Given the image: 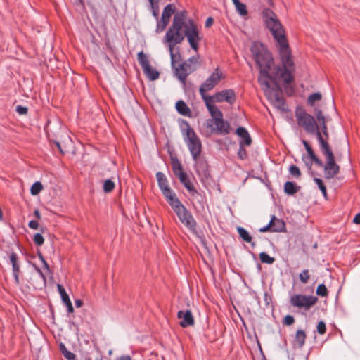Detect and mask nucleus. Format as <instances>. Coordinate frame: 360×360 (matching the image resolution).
Returning a JSON list of instances; mask_svg holds the SVG:
<instances>
[{
    "instance_id": "nucleus-56",
    "label": "nucleus",
    "mask_w": 360,
    "mask_h": 360,
    "mask_svg": "<svg viewBox=\"0 0 360 360\" xmlns=\"http://www.w3.org/2000/svg\"><path fill=\"white\" fill-rule=\"evenodd\" d=\"M321 136L323 138L325 141H327L329 137V134L328 131H323V134H321ZM328 143V141H326Z\"/></svg>"
},
{
    "instance_id": "nucleus-22",
    "label": "nucleus",
    "mask_w": 360,
    "mask_h": 360,
    "mask_svg": "<svg viewBox=\"0 0 360 360\" xmlns=\"http://www.w3.org/2000/svg\"><path fill=\"white\" fill-rule=\"evenodd\" d=\"M178 177L180 181L184 184V186L191 193L192 195H194L195 193H198L197 191L194 188V186L188 179L186 173L181 174Z\"/></svg>"
},
{
    "instance_id": "nucleus-13",
    "label": "nucleus",
    "mask_w": 360,
    "mask_h": 360,
    "mask_svg": "<svg viewBox=\"0 0 360 360\" xmlns=\"http://www.w3.org/2000/svg\"><path fill=\"white\" fill-rule=\"evenodd\" d=\"M318 301L317 297L314 296H307L305 295L297 294L290 297V303L293 307L309 310Z\"/></svg>"
},
{
    "instance_id": "nucleus-43",
    "label": "nucleus",
    "mask_w": 360,
    "mask_h": 360,
    "mask_svg": "<svg viewBox=\"0 0 360 360\" xmlns=\"http://www.w3.org/2000/svg\"><path fill=\"white\" fill-rule=\"evenodd\" d=\"M294 322H295V319H294L293 316H292L290 315H288V316H285L283 323L285 324L286 326H290Z\"/></svg>"
},
{
    "instance_id": "nucleus-6",
    "label": "nucleus",
    "mask_w": 360,
    "mask_h": 360,
    "mask_svg": "<svg viewBox=\"0 0 360 360\" xmlns=\"http://www.w3.org/2000/svg\"><path fill=\"white\" fill-rule=\"evenodd\" d=\"M186 142L189 148L191 153L196 162V171L198 173H202L207 175V164L202 162H198V158L201 152V143L194 131L188 127L186 129Z\"/></svg>"
},
{
    "instance_id": "nucleus-53",
    "label": "nucleus",
    "mask_w": 360,
    "mask_h": 360,
    "mask_svg": "<svg viewBox=\"0 0 360 360\" xmlns=\"http://www.w3.org/2000/svg\"><path fill=\"white\" fill-rule=\"evenodd\" d=\"M54 143H55L56 146L58 147V148L59 149L60 152L61 153H65V151H64V150H63V149L62 148L61 145H60V142H58V141H54Z\"/></svg>"
},
{
    "instance_id": "nucleus-26",
    "label": "nucleus",
    "mask_w": 360,
    "mask_h": 360,
    "mask_svg": "<svg viewBox=\"0 0 360 360\" xmlns=\"http://www.w3.org/2000/svg\"><path fill=\"white\" fill-rule=\"evenodd\" d=\"M299 189L300 186H298L294 182L287 181L284 184V191L288 195H294L299 191Z\"/></svg>"
},
{
    "instance_id": "nucleus-28",
    "label": "nucleus",
    "mask_w": 360,
    "mask_h": 360,
    "mask_svg": "<svg viewBox=\"0 0 360 360\" xmlns=\"http://www.w3.org/2000/svg\"><path fill=\"white\" fill-rule=\"evenodd\" d=\"M232 1L240 15H246L248 14V11L245 4L240 2L239 0H232Z\"/></svg>"
},
{
    "instance_id": "nucleus-49",
    "label": "nucleus",
    "mask_w": 360,
    "mask_h": 360,
    "mask_svg": "<svg viewBox=\"0 0 360 360\" xmlns=\"http://www.w3.org/2000/svg\"><path fill=\"white\" fill-rule=\"evenodd\" d=\"M65 305L68 307V312L69 313H72L74 311V308L72 307L71 301L70 300V301L65 302Z\"/></svg>"
},
{
    "instance_id": "nucleus-18",
    "label": "nucleus",
    "mask_w": 360,
    "mask_h": 360,
    "mask_svg": "<svg viewBox=\"0 0 360 360\" xmlns=\"http://www.w3.org/2000/svg\"><path fill=\"white\" fill-rule=\"evenodd\" d=\"M177 317L180 319L179 325L182 328H187L193 326L195 324V320L190 310L186 311H179L177 313Z\"/></svg>"
},
{
    "instance_id": "nucleus-27",
    "label": "nucleus",
    "mask_w": 360,
    "mask_h": 360,
    "mask_svg": "<svg viewBox=\"0 0 360 360\" xmlns=\"http://www.w3.org/2000/svg\"><path fill=\"white\" fill-rule=\"evenodd\" d=\"M306 334L304 331L299 330L295 335V342L299 347H302L305 342Z\"/></svg>"
},
{
    "instance_id": "nucleus-41",
    "label": "nucleus",
    "mask_w": 360,
    "mask_h": 360,
    "mask_svg": "<svg viewBox=\"0 0 360 360\" xmlns=\"http://www.w3.org/2000/svg\"><path fill=\"white\" fill-rule=\"evenodd\" d=\"M238 155L240 159H245L247 157V153L245 148H243V144L242 141H240V148L238 152Z\"/></svg>"
},
{
    "instance_id": "nucleus-48",
    "label": "nucleus",
    "mask_w": 360,
    "mask_h": 360,
    "mask_svg": "<svg viewBox=\"0 0 360 360\" xmlns=\"http://www.w3.org/2000/svg\"><path fill=\"white\" fill-rule=\"evenodd\" d=\"M39 257H40L45 269L47 270L48 272H50V269H49V264H47V262H46V260L44 259V258L43 257V256L41 254L39 255Z\"/></svg>"
},
{
    "instance_id": "nucleus-54",
    "label": "nucleus",
    "mask_w": 360,
    "mask_h": 360,
    "mask_svg": "<svg viewBox=\"0 0 360 360\" xmlns=\"http://www.w3.org/2000/svg\"><path fill=\"white\" fill-rule=\"evenodd\" d=\"M117 360H131V358L129 355H123L119 357Z\"/></svg>"
},
{
    "instance_id": "nucleus-51",
    "label": "nucleus",
    "mask_w": 360,
    "mask_h": 360,
    "mask_svg": "<svg viewBox=\"0 0 360 360\" xmlns=\"http://www.w3.org/2000/svg\"><path fill=\"white\" fill-rule=\"evenodd\" d=\"M213 22H214L213 18H211V17H209V18L206 20V22H205V27H210V26L212 25Z\"/></svg>"
},
{
    "instance_id": "nucleus-10",
    "label": "nucleus",
    "mask_w": 360,
    "mask_h": 360,
    "mask_svg": "<svg viewBox=\"0 0 360 360\" xmlns=\"http://www.w3.org/2000/svg\"><path fill=\"white\" fill-rule=\"evenodd\" d=\"M176 63V62L174 60V66L172 65V67L175 69V74L182 84L185 85L187 77L195 71L200 65L199 56H193L178 65Z\"/></svg>"
},
{
    "instance_id": "nucleus-62",
    "label": "nucleus",
    "mask_w": 360,
    "mask_h": 360,
    "mask_svg": "<svg viewBox=\"0 0 360 360\" xmlns=\"http://www.w3.org/2000/svg\"><path fill=\"white\" fill-rule=\"evenodd\" d=\"M149 1H150V2H152V1H153V0H149Z\"/></svg>"
},
{
    "instance_id": "nucleus-14",
    "label": "nucleus",
    "mask_w": 360,
    "mask_h": 360,
    "mask_svg": "<svg viewBox=\"0 0 360 360\" xmlns=\"http://www.w3.org/2000/svg\"><path fill=\"white\" fill-rule=\"evenodd\" d=\"M138 60L143 68L144 74L150 81L158 79L160 76L158 71L150 65L147 56L143 51L138 53Z\"/></svg>"
},
{
    "instance_id": "nucleus-4",
    "label": "nucleus",
    "mask_w": 360,
    "mask_h": 360,
    "mask_svg": "<svg viewBox=\"0 0 360 360\" xmlns=\"http://www.w3.org/2000/svg\"><path fill=\"white\" fill-rule=\"evenodd\" d=\"M202 99L212 117V119L208 120L207 127L214 132L221 134H229L230 125L229 122L224 120L221 111L214 105V102L211 98L204 97Z\"/></svg>"
},
{
    "instance_id": "nucleus-59",
    "label": "nucleus",
    "mask_w": 360,
    "mask_h": 360,
    "mask_svg": "<svg viewBox=\"0 0 360 360\" xmlns=\"http://www.w3.org/2000/svg\"><path fill=\"white\" fill-rule=\"evenodd\" d=\"M34 267H35V269H36L37 271V272L40 274V276L43 278V279H44V280H45V276H44V274L41 272V271L39 268H37V266H34Z\"/></svg>"
},
{
    "instance_id": "nucleus-50",
    "label": "nucleus",
    "mask_w": 360,
    "mask_h": 360,
    "mask_svg": "<svg viewBox=\"0 0 360 360\" xmlns=\"http://www.w3.org/2000/svg\"><path fill=\"white\" fill-rule=\"evenodd\" d=\"M268 231H271L270 222L266 226L259 229L260 232H266Z\"/></svg>"
},
{
    "instance_id": "nucleus-32",
    "label": "nucleus",
    "mask_w": 360,
    "mask_h": 360,
    "mask_svg": "<svg viewBox=\"0 0 360 360\" xmlns=\"http://www.w3.org/2000/svg\"><path fill=\"white\" fill-rule=\"evenodd\" d=\"M43 189V186L41 182L37 181L33 184L30 188V193L33 195H38L41 191Z\"/></svg>"
},
{
    "instance_id": "nucleus-21",
    "label": "nucleus",
    "mask_w": 360,
    "mask_h": 360,
    "mask_svg": "<svg viewBox=\"0 0 360 360\" xmlns=\"http://www.w3.org/2000/svg\"><path fill=\"white\" fill-rule=\"evenodd\" d=\"M236 134L241 138V141L243 145L250 146L252 143L251 137L249 133L244 127H238L236 129Z\"/></svg>"
},
{
    "instance_id": "nucleus-34",
    "label": "nucleus",
    "mask_w": 360,
    "mask_h": 360,
    "mask_svg": "<svg viewBox=\"0 0 360 360\" xmlns=\"http://www.w3.org/2000/svg\"><path fill=\"white\" fill-rule=\"evenodd\" d=\"M314 181L316 183L317 186L323 193V197L327 198L326 187L323 184V181L319 178H314Z\"/></svg>"
},
{
    "instance_id": "nucleus-17",
    "label": "nucleus",
    "mask_w": 360,
    "mask_h": 360,
    "mask_svg": "<svg viewBox=\"0 0 360 360\" xmlns=\"http://www.w3.org/2000/svg\"><path fill=\"white\" fill-rule=\"evenodd\" d=\"M174 6L172 4L167 5L162 13L161 19L158 22L156 31H163L168 25L172 15L174 13Z\"/></svg>"
},
{
    "instance_id": "nucleus-52",
    "label": "nucleus",
    "mask_w": 360,
    "mask_h": 360,
    "mask_svg": "<svg viewBox=\"0 0 360 360\" xmlns=\"http://www.w3.org/2000/svg\"><path fill=\"white\" fill-rule=\"evenodd\" d=\"M353 222L356 224H360V213L356 214L353 219Z\"/></svg>"
},
{
    "instance_id": "nucleus-63",
    "label": "nucleus",
    "mask_w": 360,
    "mask_h": 360,
    "mask_svg": "<svg viewBox=\"0 0 360 360\" xmlns=\"http://www.w3.org/2000/svg\"><path fill=\"white\" fill-rule=\"evenodd\" d=\"M86 360H90V359H87Z\"/></svg>"
},
{
    "instance_id": "nucleus-46",
    "label": "nucleus",
    "mask_w": 360,
    "mask_h": 360,
    "mask_svg": "<svg viewBox=\"0 0 360 360\" xmlns=\"http://www.w3.org/2000/svg\"><path fill=\"white\" fill-rule=\"evenodd\" d=\"M29 227L32 229H37L39 227V223L37 221L32 220L29 222Z\"/></svg>"
},
{
    "instance_id": "nucleus-7",
    "label": "nucleus",
    "mask_w": 360,
    "mask_h": 360,
    "mask_svg": "<svg viewBox=\"0 0 360 360\" xmlns=\"http://www.w3.org/2000/svg\"><path fill=\"white\" fill-rule=\"evenodd\" d=\"M319 136L321 150L326 159V162L324 165V176L326 179H330L335 177L339 173L340 167L335 163V157L329 144L321 136L319 135Z\"/></svg>"
},
{
    "instance_id": "nucleus-5",
    "label": "nucleus",
    "mask_w": 360,
    "mask_h": 360,
    "mask_svg": "<svg viewBox=\"0 0 360 360\" xmlns=\"http://www.w3.org/2000/svg\"><path fill=\"white\" fill-rule=\"evenodd\" d=\"M263 18L266 27L273 35L277 44L288 40L284 27L277 15L271 10L269 8L264 10Z\"/></svg>"
},
{
    "instance_id": "nucleus-44",
    "label": "nucleus",
    "mask_w": 360,
    "mask_h": 360,
    "mask_svg": "<svg viewBox=\"0 0 360 360\" xmlns=\"http://www.w3.org/2000/svg\"><path fill=\"white\" fill-rule=\"evenodd\" d=\"M16 111L20 115H25L27 112V108L22 106V105H18L16 107Z\"/></svg>"
},
{
    "instance_id": "nucleus-58",
    "label": "nucleus",
    "mask_w": 360,
    "mask_h": 360,
    "mask_svg": "<svg viewBox=\"0 0 360 360\" xmlns=\"http://www.w3.org/2000/svg\"><path fill=\"white\" fill-rule=\"evenodd\" d=\"M60 351L63 353V354L65 353V350H68L67 348L65 347V346L63 344H60Z\"/></svg>"
},
{
    "instance_id": "nucleus-37",
    "label": "nucleus",
    "mask_w": 360,
    "mask_h": 360,
    "mask_svg": "<svg viewBox=\"0 0 360 360\" xmlns=\"http://www.w3.org/2000/svg\"><path fill=\"white\" fill-rule=\"evenodd\" d=\"M316 294L321 297H326L328 295V290L324 284H320L316 288Z\"/></svg>"
},
{
    "instance_id": "nucleus-8",
    "label": "nucleus",
    "mask_w": 360,
    "mask_h": 360,
    "mask_svg": "<svg viewBox=\"0 0 360 360\" xmlns=\"http://www.w3.org/2000/svg\"><path fill=\"white\" fill-rule=\"evenodd\" d=\"M295 117L297 118V124L303 127L307 133L316 134L319 141V136H321V134L319 130L315 118L301 108L296 110Z\"/></svg>"
},
{
    "instance_id": "nucleus-38",
    "label": "nucleus",
    "mask_w": 360,
    "mask_h": 360,
    "mask_svg": "<svg viewBox=\"0 0 360 360\" xmlns=\"http://www.w3.org/2000/svg\"><path fill=\"white\" fill-rule=\"evenodd\" d=\"M290 174L295 178H299L301 176L300 169L295 165H291L289 168Z\"/></svg>"
},
{
    "instance_id": "nucleus-30",
    "label": "nucleus",
    "mask_w": 360,
    "mask_h": 360,
    "mask_svg": "<svg viewBox=\"0 0 360 360\" xmlns=\"http://www.w3.org/2000/svg\"><path fill=\"white\" fill-rule=\"evenodd\" d=\"M172 169H173L174 174L176 176H180L181 174L185 173L183 171V168H182L181 164L177 160H172Z\"/></svg>"
},
{
    "instance_id": "nucleus-31",
    "label": "nucleus",
    "mask_w": 360,
    "mask_h": 360,
    "mask_svg": "<svg viewBox=\"0 0 360 360\" xmlns=\"http://www.w3.org/2000/svg\"><path fill=\"white\" fill-rule=\"evenodd\" d=\"M259 259L262 263H266L269 264H271L274 262L275 259L272 257H270L268 254L264 252H262L259 254Z\"/></svg>"
},
{
    "instance_id": "nucleus-25",
    "label": "nucleus",
    "mask_w": 360,
    "mask_h": 360,
    "mask_svg": "<svg viewBox=\"0 0 360 360\" xmlns=\"http://www.w3.org/2000/svg\"><path fill=\"white\" fill-rule=\"evenodd\" d=\"M176 108L177 111L182 115L184 116H190L191 115V110L188 108L187 105L183 101H179L176 103Z\"/></svg>"
},
{
    "instance_id": "nucleus-55",
    "label": "nucleus",
    "mask_w": 360,
    "mask_h": 360,
    "mask_svg": "<svg viewBox=\"0 0 360 360\" xmlns=\"http://www.w3.org/2000/svg\"><path fill=\"white\" fill-rule=\"evenodd\" d=\"M75 303L76 307H78V308L81 307L83 304V302L81 300H76Z\"/></svg>"
},
{
    "instance_id": "nucleus-15",
    "label": "nucleus",
    "mask_w": 360,
    "mask_h": 360,
    "mask_svg": "<svg viewBox=\"0 0 360 360\" xmlns=\"http://www.w3.org/2000/svg\"><path fill=\"white\" fill-rule=\"evenodd\" d=\"M156 178L158 186L168 202L177 198L175 193L169 187L167 178L163 173L160 172H158L156 174Z\"/></svg>"
},
{
    "instance_id": "nucleus-39",
    "label": "nucleus",
    "mask_w": 360,
    "mask_h": 360,
    "mask_svg": "<svg viewBox=\"0 0 360 360\" xmlns=\"http://www.w3.org/2000/svg\"><path fill=\"white\" fill-rule=\"evenodd\" d=\"M299 277L302 283H307L309 279V271L307 269L302 271V272L300 274Z\"/></svg>"
},
{
    "instance_id": "nucleus-47",
    "label": "nucleus",
    "mask_w": 360,
    "mask_h": 360,
    "mask_svg": "<svg viewBox=\"0 0 360 360\" xmlns=\"http://www.w3.org/2000/svg\"><path fill=\"white\" fill-rule=\"evenodd\" d=\"M150 3H151V5H152V8H153V15L156 18V20H158V16H159L158 8V7H155L153 6V1L150 2Z\"/></svg>"
},
{
    "instance_id": "nucleus-23",
    "label": "nucleus",
    "mask_w": 360,
    "mask_h": 360,
    "mask_svg": "<svg viewBox=\"0 0 360 360\" xmlns=\"http://www.w3.org/2000/svg\"><path fill=\"white\" fill-rule=\"evenodd\" d=\"M302 143L305 147V149L309 156V158L313 160L317 165L319 167L323 166V162L316 156L314 154L312 148L310 146V145L307 142V141L303 140Z\"/></svg>"
},
{
    "instance_id": "nucleus-16",
    "label": "nucleus",
    "mask_w": 360,
    "mask_h": 360,
    "mask_svg": "<svg viewBox=\"0 0 360 360\" xmlns=\"http://www.w3.org/2000/svg\"><path fill=\"white\" fill-rule=\"evenodd\" d=\"M208 98H211L214 103L227 102L233 104L236 99L235 92L232 89H224L217 92L213 96H209Z\"/></svg>"
},
{
    "instance_id": "nucleus-57",
    "label": "nucleus",
    "mask_w": 360,
    "mask_h": 360,
    "mask_svg": "<svg viewBox=\"0 0 360 360\" xmlns=\"http://www.w3.org/2000/svg\"><path fill=\"white\" fill-rule=\"evenodd\" d=\"M34 217L38 219H41V214L39 212V211L38 210H35L34 212Z\"/></svg>"
},
{
    "instance_id": "nucleus-61",
    "label": "nucleus",
    "mask_w": 360,
    "mask_h": 360,
    "mask_svg": "<svg viewBox=\"0 0 360 360\" xmlns=\"http://www.w3.org/2000/svg\"><path fill=\"white\" fill-rule=\"evenodd\" d=\"M96 360H102L101 359H96Z\"/></svg>"
},
{
    "instance_id": "nucleus-29",
    "label": "nucleus",
    "mask_w": 360,
    "mask_h": 360,
    "mask_svg": "<svg viewBox=\"0 0 360 360\" xmlns=\"http://www.w3.org/2000/svg\"><path fill=\"white\" fill-rule=\"evenodd\" d=\"M238 233L240 237L247 243H252V237L249 233L243 227L237 228Z\"/></svg>"
},
{
    "instance_id": "nucleus-19",
    "label": "nucleus",
    "mask_w": 360,
    "mask_h": 360,
    "mask_svg": "<svg viewBox=\"0 0 360 360\" xmlns=\"http://www.w3.org/2000/svg\"><path fill=\"white\" fill-rule=\"evenodd\" d=\"M10 261L13 266V274L14 276L15 281L17 285H19L20 284V279H19L20 266L18 264V257H17V255L15 252H13L11 254Z\"/></svg>"
},
{
    "instance_id": "nucleus-12",
    "label": "nucleus",
    "mask_w": 360,
    "mask_h": 360,
    "mask_svg": "<svg viewBox=\"0 0 360 360\" xmlns=\"http://www.w3.org/2000/svg\"><path fill=\"white\" fill-rule=\"evenodd\" d=\"M224 78L223 72L218 68L212 75L201 84L199 89L202 98L208 97L206 92L212 90Z\"/></svg>"
},
{
    "instance_id": "nucleus-40",
    "label": "nucleus",
    "mask_w": 360,
    "mask_h": 360,
    "mask_svg": "<svg viewBox=\"0 0 360 360\" xmlns=\"http://www.w3.org/2000/svg\"><path fill=\"white\" fill-rule=\"evenodd\" d=\"M34 242L37 245H41L44 242V238L41 233H36L34 236Z\"/></svg>"
},
{
    "instance_id": "nucleus-1",
    "label": "nucleus",
    "mask_w": 360,
    "mask_h": 360,
    "mask_svg": "<svg viewBox=\"0 0 360 360\" xmlns=\"http://www.w3.org/2000/svg\"><path fill=\"white\" fill-rule=\"evenodd\" d=\"M250 51L259 68L258 82L264 94L275 108L282 111L285 110L284 99L281 96L280 84L274 81V73H270L274 65L271 53L262 43L253 42Z\"/></svg>"
},
{
    "instance_id": "nucleus-42",
    "label": "nucleus",
    "mask_w": 360,
    "mask_h": 360,
    "mask_svg": "<svg viewBox=\"0 0 360 360\" xmlns=\"http://www.w3.org/2000/svg\"><path fill=\"white\" fill-rule=\"evenodd\" d=\"M326 326L323 321H319L317 325V331L319 334L323 335L326 333Z\"/></svg>"
},
{
    "instance_id": "nucleus-24",
    "label": "nucleus",
    "mask_w": 360,
    "mask_h": 360,
    "mask_svg": "<svg viewBox=\"0 0 360 360\" xmlns=\"http://www.w3.org/2000/svg\"><path fill=\"white\" fill-rule=\"evenodd\" d=\"M315 115H316L317 120L321 124V128L322 130V133L323 131H328V128H327V125H326V122L328 120L323 115L322 111L319 109H315Z\"/></svg>"
},
{
    "instance_id": "nucleus-9",
    "label": "nucleus",
    "mask_w": 360,
    "mask_h": 360,
    "mask_svg": "<svg viewBox=\"0 0 360 360\" xmlns=\"http://www.w3.org/2000/svg\"><path fill=\"white\" fill-rule=\"evenodd\" d=\"M169 204L176 214L181 222L189 230L195 232L196 229V221L191 212L180 202V200L178 198H176L169 202Z\"/></svg>"
},
{
    "instance_id": "nucleus-2",
    "label": "nucleus",
    "mask_w": 360,
    "mask_h": 360,
    "mask_svg": "<svg viewBox=\"0 0 360 360\" xmlns=\"http://www.w3.org/2000/svg\"><path fill=\"white\" fill-rule=\"evenodd\" d=\"M278 51L283 67H277L274 73V81L280 84L281 81L284 84H288L293 81L292 71L294 63L288 40L278 43Z\"/></svg>"
},
{
    "instance_id": "nucleus-20",
    "label": "nucleus",
    "mask_w": 360,
    "mask_h": 360,
    "mask_svg": "<svg viewBox=\"0 0 360 360\" xmlns=\"http://www.w3.org/2000/svg\"><path fill=\"white\" fill-rule=\"evenodd\" d=\"M271 231L274 232H281L284 231L285 228V224L284 221L281 219L276 218L275 216H273L270 221Z\"/></svg>"
},
{
    "instance_id": "nucleus-45",
    "label": "nucleus",
    "mask_w": 360,
    "mask_h": 360,
    "mask_svg": "<svg viewBox=\"0 0 360 360\" xmlns=\"http://www.w3.org/2000/svg\"><path fill=\"white\" fill-rule=\"evenodd\" d=\"M63 356L68 359V360H75V355L70 352L68 350H65V353L63 354Z\"/></svg>"
},
{
    "instance_id": "nucleus-36",
    "label": "nucleus",
    "mask_w": 360,
    "mask_h": 360,
    "mask_svg": "<svg viewBox=\"0 0 360 360\" xmlns=\"http://www.w3.org/2000/svg\"><path fill=\"white\" fill-rule=\"evenodd\" d=\"M57 288L60 294V296H61V298H62L63 302L65 303V302L70 301V300L69 298V296L67 294V292H65L64 288L60 284H58Z\"/></svg>"
},
{
    "instance_id": "nucleus-60",
    "label": "nucleus",
    "mask_w": 360,
    "mask_h": 360,
    "mask_svg": "<svg viewBox=\"0 0 360 360\" xmlns=\"http://www.w3.org/2000/svg\"><path fill=\"white\" fill-rule=\"evenodd\" d=\"M331 104H332V107L335 109V108H334V102H333V101H332V103H331Z\"/></svg>"
},
{
    "instance_id": "nucleus-35",
    "label": "nucleus",
    "mask_w": 360,
    "mask_h": 360,
    "mask_svg": "<svg viewBox=\"0 0 360 360\" xmlns=\"http://www.w3.org/2000/svg\"><path fill=\"white\" fill-rule=\"evenodd\" d=\"M115 188V184L110 179H107L103 184V191L105 193L111 192Z\"/></svg>"
},
{
    "instance_id": "nucleus-11",
    "label": "nucleus",
    "mask_w": 360,
    "mask_h": 360,
    "mask_svg": "<svg viewBox=\"0 0 360 360\" xmlns=\"http://www.w3.org/2000/svg\"><path fill=\"white\" fill-rule=\"evenodd\" d=\"M186 37L188 41L193 49L197 51L198 49V42L200 41L199 32L197 26L193 20H185L184 37Z\"/></svg>"
},
{
    "instance_id": "nucleus-33",
    "label": "nucleus",
    "mask_w": 360,
    "mask_h": 360,
    "mask_svg": "<svg viewBox=\"0 0 360 360\" xmlns=\"http://www.w3.org/2000/svg\"><path fill=\"white\" fill-rule=\"evenodd\" d=\"M322 98V96L320 93H314L311 94L307 99L308 103L313 106L316 101H319Z\"/></svg>"
},
{
    "instance_id": "nucleus-3",
    "label": "nucleus",
    "mask_w": 360,
    "mask_h": 360,
    "mask_svg": "<svg viewBox=\"0 0 360 360\" xmlns=\"http://www.w3.org/2000/svg\"><path fill=\"white\" fill-rule=\"evenodd\" d=\"M185 19L181 15H176L173 19L172 25L165 36V41L168 44L172 65L174 66V47L176 44L181 43L184 39Z\"/></svg>"
}]
</instances>
